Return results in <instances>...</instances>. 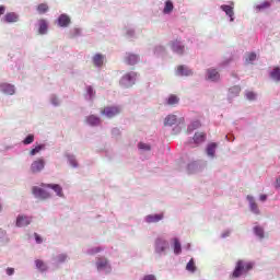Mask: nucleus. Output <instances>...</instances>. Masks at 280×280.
<instances>
[{"mask_svg": "<svg viewBox=\"0 0 280 280\" xmlns=\"http://www.w3.org/2000/svg\"><path fill=\"white\" fill-rule=\"evenodd\" d=\"M249 270H253V262H246L244 260H238L236 262L235 269L232 273L234 279L242 277V275H246Z\"/></svg>", "mask_w": 280, "mask_h": 280, "instance_id": "nucleus-1", "label": "nucleus"}, {"mask_svg": "<svg viewBox=\"0 0 280 280\" xmlns=\"http://www.w3.org/2000/svg\"><path fill=\"white\" fill-rule=\"evenodd\" d=\"M136 80L137 74L135 72H129L120 79L119 84L122 89H130V86H133Z\"/></svg>", "mask_w": 280, "mask_h": 280, "instance_id": "nucleus-2", "label": "nucleus"}, {"mask_svg": "<svg viewBox=\"0 0 280 280\" xmlns=\"http://www.w3.org/2000/svg\"><path fill=\"white\" fill-rule=\"evenodd\" d=\"M121 113V107L119 106H107L101 110V115H105L108 119H113V117H117Z\"/></svg>", "mask_w": 280, "mask_h": 280, "instance_id": "nucleus-3", "label": "nucleus"}, {"mask_svg": "<svg viewBox=\"0 0 280 280\" xmlns=\"http://www.w3.org/2000/svg\"><path fill=\"white\" fill-rule=\"evenodd\" d=\"M32 194L35 196V198H39L40 200H47V198H51V195L38 186H34L32 188Z\"/></svg>", "mask_w": 280, "mask_h": 280, "instance_id": "nucleus-4", "label": "nucleus"}, {"mask_svg": "<svg viewBox=\"0 0 280 280\" xmlns=\"http://www.w3.org/2000/svg\"><path fill=\"white\" fill-rule=\"evenodd\" d=\"M170 248V243L165 238H156L155 241V253H165Z\"/></svg>", "mask_w": 280, "mask_h": 280, "instance_id": "nucleus-5", "label": "nucleus"}, {"mask_svg": "<svg viewBox=\"0 0 280 280\" xmlns=\"http://www.w3.org/2000/svg\"><path fill=\"white\" fill-rule=\"evenodd\" d=\"M43 170H45V160L43 159L34 161L31 165V172H33V174H37V172H43Z\"/></svg>", "mask_w": 280, "mask_h": 280, "instance_id": "nucleus-6", "label": "nucleus"}, {"mask_svg": "<svg viewBox=\"0 0 280 280\" xmlns=\"http://www.w3.org/2000/svg\"><path fill=\"white\" fill-rule=\"evenodd\" d=\"M171 47L175 54L183 56L185 54V45L180 43V40L176 39L171 43Z\"/></svg>", "mask_w": 280, "mask_h": 280, "instance_id": "nucleus-7", "label": "nucleus"}, {"mask_svg": "<svg viewBox=\"0 0 280 280\" xmlns=\"http://www.w3.org/2000/svg\"><path fill=\"white\" fill-rule=\"evenodd\" d=\"M40 187H48V189H52L59 198L65 196V194H62V187L58 184H40Z\"/></svg>", "mask_w": 280, "mask_h": 280, "instance_id": "nucleus-8", "label": "nucleus"}, {"mask_svg": "<svg viewBox=\"0 0 280 280\" xmlns=\"http://www.w3.org/2000/svg\"><path fill=\"white\" fill-rule=\"evenodd\" d=\"M32 224V218L27 215H19L16 218V226L23 228V226H30Z\"/></svg>", "mask_w": 280, "mask_h": 280, "instance_id": "nucleus-9", "label": "nucleus"}, {"mask_svg": "<svg viewBox=\"0 0 280 280\" xmlns=\"http://www.w3.org/2000/svg\"><path fill=\"white\" fill-rule=\"evenodd\" d=\"M58 25L59 27H69V25H71V18L67 14H61L58 18Z\"/></svg>", "mask_w": 280, "mask_h": 280, "instance_id": "nucleus-10", "label": "nucleus"}, {"mask_svg": "<svg viewBox=\"0 0 280 280\" xmlns=\"http://www.w3.org/2000/svg\"><path fill=\"white\" fill-rule=\"evenodd\" d=\"M85 124H88V126H100L102 119L95 115H90L85 118Z\"/></svg>", "mask_w": 280, "mask_h": 280, "instance_id": "nucleus-11", "label": "nucleus"}, {"mask_svg": "<svg viewBox=\"0 0 280 280\" xmlns=\"http://www.w3.org/2000/svg\"><path fill=\"white\" fill-rule=\"evenodd\" d=\"M4 23H19V14L9 12L3 18Z\"/></svg>", "mask_w": 280, "mask_h": 280, "instance_id": "nucleus-12", "label": "nucleus"}, {"mask_svg": "<svg viewBox=\"0 0 280 280\" xmlns=\"http://www.w3.org/2000/svg\"><path fill=\"white\" fill-rule=\"evenodd\" d=\"M0 91L5 93V95H14V85L2 83L0 84Z\"/></svg>", "mask_w": 280, "mask_h": 280, "instance_id": "nucleus-13", "label": "nucleus"}, {"mask_svg": "<svg viewBox=\"0 0 280 280\" xmlns=\"http://www.w3.org/2000/svg\"><path fill=\"white\" fill-rule=\"evenodd\" d=\"M192 139L197 145H200V143H205V141H207V133L196 132Z\"/></svg>", "mask_w": 280, "mask_h": 280, "instance_id": "nucleus-14", "label": "nucleus"}, {"mask_svg": "<svg viewBox=\"0 0 280 280\" xmlns=\"http://www.w3.org/2000/svg\"><path fill=\"white\" fill-rule=\"evenodd\" d=\"M162 219H163V213H161V214H149L145 218V222H148V224H152V223L161 222Z\"/></svg>", "mask_w": 280, "mask_h": 280, "instance_id": "nucleus-15", "label": "nucleus"}, {"mask_svg": "<svg viewBox=\"0 0 280 280\" xmlns=\"http://www.w3.org/2000/svg\"><path fill=\"white\" fill-rule=\"evenodd\" d=\"M208 80H211V82H218L220 80V73L215 69H208Z\"/></svg>", "mask_w": 280, "mask_h": 280, "instance_id": "nucleus-16", "label": "nucleus"}, {"mask_svg": "<svg viewBox=\"0 0 280 280\" xmlns=\"http://www.w3.org/2000/svg\"><path fill=\"white\" fill-rule=\"evenodd\" d=\"M96 268L97 270H106V268H110V266L108 265V259L98 258L96 261Z\"/></svg>", "mask_w": 280, "mask_h": 280, "instance_id": "nucleus-17", "label": "nucleus"}, {"mask_svg": "<svg viewBox=\"0 0 280 280\" xmlns=\"http://www.w3.org/2000/svg\"><path fill=\"white\" fill-rule=\"evenodd\" d=\"M125 62L130 66L137 65V62H139V57L135 54H128L125 58Z\"/></svg>", "mask_w": 280, "mask_h": 280, "instance_id": "nucleus-18", "label": "nucleus"}, {"mask_svg": "<svg viewBox=\"0 0 280 280\" xmlns=\"http://www.w3.org/2000/svg\"><path fill=\"white\" fill-rule=\"evenodd\" d=\"M194 72L186 66L177 67V75H191Z\"/></svg>", "mask_w": 280, "mask_h": 280, "instance_id": "nucleus-19", "label": "nucleus"}, {"mask_svg": "<svg viewBox=\"0 0 280 280\" xmlns=\"http://www.w3.org/2000/svg\"><path fill=\"white\" fill-rule=\"evenodd\" d=\"M270 78L273 80V82H280V68L276 67L273 70L270 72Z\"/></svg>", "mask_w": 280, "mask_h": 280, "instance_id": "nucleus-20", "label": "nucleus"}, {"mask_svg": "<svg viewBox=\"0 0 280 280\" xmlns=\"http://www.w3.org/2000/svg\"><path fill=\"white\" fill-rule=\"evenodd\" d=\"M180 102V98L176 96V94H171L166 101L168 106H176Z\"/></svg>", "mask_w": 280, "mask_h": 280, "instance_id": "nucleus-21", "label": "nucleus"}, {"mask_svg": "<svg viewBox=\"0 0 280 280\" xmlns=\"http://www.w3.org/2000/svg\"><path fill=\"white\" fill-rule=\"evenodd\" d=\"M93 63L95 65V67H102V65H104V56L96 54L93 57Z\"/></svg>", "mask_w": 280, "mask_h": 280, "instance_id": "nucleus-22", "label": "nucleus"}, {"mask_svg": "<svg viewBox=\"0 0 280 280\" xmlns=\"http://www.w3.org/2000/svg\"><path fill=\"white\" fill-rule=\"evenodd\" d=\"M215 148H218V144L215 142L208 144L207 147L208 156H215Z\"/></svg>", "mask_w": 280, "mask_h": 280, "instance_id": "nucleus-23", "label": "nucleus"}, {"mask_svg": "<svg viewBox=\"0 0 280 280\" xmlns=\"http://www.w3.org/2000/svg\"><path fill=\"white\" fill-rule=\"evenodd\" d=\"M173 10H174V3L172 2V0H167L165 2V7L163 9V13L164 14H170V13H172Z\"/></svg>", "mask_w": 280, "mask_h": 280, "instance_id": "nucleus-24", "label": "nucleus"}, {"mask_svg": "<svg viewBox=\"0 0 280 280\" xmlns=\"http://www.w3.org/2000/svg\"><path fill=\"white\" fill-rule=\"evenodd\" d=\"M48 25L46 20H39V28L38 33L39 34H47Z\"/></svg>", "mask_w": 280, "mask_h": 280, "instance_id": "nucleus-25", "label": "nucleus"}, {"mask_svg": "<svg viewBox=\"0 0 280 280\" xmlns=\"http://www.w3.org/2000/svg\"><path fill=\"white\" fill-rule=\"evenodd\" d=\"M35 266L37 270H40V272H45V270H47V264L40 259L35 260Z\"/></svg>", "mask_w": 280, "mask_h": 280, "instance_id": "nucleus-26", "label": "nucleus"}, {"mask_svg": "<svg viewBox=\"0 0 280 280\" xmlns=\"http://www.w3.org/2000/svg\"><path fill=\"white\" fill-rule=\"evenodd\" d=\"M176 124V115H168L164 120V126H174Z\"/></svg>", "mask_w": 280, "mask_h": 280, "instance_id": "nucleus-27", "label": "nucleus"}, {"mask_svg": "<svg viewBox=\"0 0 280 280\" xmlns=\"http://www.w3.org/2000/svg\"><path fill=\"white\" fill-rule=\"evenodd\" d=\"M174 253L175 255H180L183 253V247L178 238H174Z\"/></svg>", "mask_w": 280, "mask_h": 280, "instance_id": "nucleus-28", "label": "nucleus"}, {"mask_svg": "<svg viewBox=\"0 0 280 280\" xmlns=\"http://www.w3.org/2000/svg\"><path fill=\"white\" fill-rule=\"evenodd\" d=\"M37 12H38V14H45L46 12H49V5L47 3L38 4Z\"/></svg>", "mask_w": 280, "mask_h": 280, "instance_id": "nucleus-29", "label": "nucleus"}, {"mask_svg": "<svg viewBox=\"0 0 280 280\" xmlns=\"http://www.w3.org/2000/svg\"><path fill=\"white\" fill-rule=\"evenodd\" d=\"M221 10H223V12H225V14L230 18H233V8L231 5H226V4H223L221 5Z\"/></svg>", "mask_w": 280, "mask_h": 280, "instance_id": "nucleus-30", "label": "nucleus"}, {"mask_svg": "<svg viewBox=\"0 0 280 280\" xmlns=\"http://www.w3.org/2000/svg\"><path fill=\"white\" fill-rule=\"evenodd\" d=\"M186 270H188V272H196V262L194 261V258L186 265Z\"/></svg>", "mask_w": 280, "mask_h": 280, "instance_id": "nucleus-31", "label": "nucleus"}, {"mask_svg": "<svg viewBox=\"0 0 280 280\" xmlns=\"http://www.w3.org/2000/svg\"><path fill=\"white\" fill-rule=\"evenodd\" d=\"M268 8H270V2H268V1H265V2L256 5L257 12H261V10H268Z\"/></svg>", "mask_w": 280, "mask_h": 280, "instance_id": "nucleus-32", "label": "nucleus"}, {"mask_svg": "<svg viewBox=\"0 0 280 280\" xmlns=\"http://www.w3.org/2000/svg\"><path fill=\"white\" fill-rule=\"evenodd\" d=\"M229 91L231 95H240V93H242V88L240 85H234Z\"/></svg>", "mask_w": 280, "mask_h": 280, "instance_id": "nucleus-33", "label": "nucleus"}, {"mask_svg": "<svg viewBox=\"0 0 280 280\" xmlns=\"http://www.w3.org/2000/svg\"><path fill=\"white\" fill-rule=\"evenodd\" d=\"M254 232H255V235H257V237H260V240H264V228L255 226Z\"/></svg>", "mask_w": 280, "mask_h": 280, "instance_id": "nucleus-34", "label": "nucleus"}, {"mask_svg": "<svg viewBox=\"0 0 280 280\" xmlns=\"http://www.w3.org/2000/svg\"><path fill=\"white\" fill-rule=\"evenodd\" d=\"M43 148H45V145H43V144L36 145L34 149L31 150V152H30L31 156H36V154H38V152H40V150H43Z\"/></svg>", "mask_w": 280, "mask_h": 280, "instance_id": "nucleus-35", "label": "nucleus"}, {"mask_svg": "<svg viewBox=\"0 0 280 280\" xmlns=\"http://www.w3.org/2000/svg\"><path fill=\"white\" fill-rule=\"evenodd\" d=\"M255 60H257V54L255 52L247 54L246 62H255Z\"/></svg>", "mask_w": 280, "mask_h": 280, "instance_id": "nucleus-36", "label": "nucleus"}, {"mask_svg": "<svg viewBox=\"0 0 280 280\" xmlns=\"http://www.w3.org/2000/svg\"><path fill=\"white\" fill-rule=\"evenodd\" d=\"M24 145H30L34 143V135H28L24 140H23Z\"/></svg>", "mask_w": 280, "mask_h": 280, "instance_id": "nucleus-37", "label": "nucleus"}, {"mask_svg": "<svg viewBox=\"0 0 280 280\" xmlns=\"http://www.w3.org/2000/svg\"><path fill=\"white\" fill-rule=\"evenodd\" d=\"M250 205V211H253V213H256V215H259V207L257 206V203L254 201Z\"/></svg>", "mask_w": 280, "mask_h": 280, "instance_id": "nucleus-38", "label": "nucleus"}, {"mask_svg": "<svg viewBox=\"0 0 280 280\" xmlns=\"http://www.w3.org/2000/svg\"><path fill=\"white\" fill-rule=\"evenodd\" d=\"M245 95H246L247 100H249V102H253L257 97V94H255V92H250V91L246 92Z\"/></svg>", "mask_w": 280, "mask_h": 280, "instance_id": "nucleus-39", "label": "nucleus"}, {"mask_svg": "<svg viewBox=\"0 0 280 280\" xmlns=\"http://www.w3.org/2000/svg\"><path fill=\"white\" fill-rule=\"evenodd\" d=\"M200 126H202L200 120H196L189 126V130H197V128H200Z\"/></svg>", "mask_w": 280, "mask_h": 280, "instance_id": "nucleus-40", "label": "nucleus"}, {"mask_svg": "<svg viewBox=\"0 0 280 280\" xmlns=\"http://www.w3.org/2000/svg\"><path fill=\"white\" fill-rule=\"evenodd\" d=\"M86 93L88 95H90V100H93V97H95V91L93 90V86H88Z\"/></svg>", "mask_w": 280, "mask_h": 280, "instance_id": "nucleus-41", "label": "nucleus"}, {"mask_svg": "<svg viewBox=\"0 0 280 280\" xmlns=\"http://www.w3.org/2000/svg\"><path fill=\"white\" fill-rule=\"evenodd\" d=\"M57 261H58V264H65V261H67V255L66 254H60L57 257Z\"/></svg>", "mask_w": 280, "mask_h": 280, "instance_id": "nucleus-42", "label": "nucleus"}, {"mask_svg": "<svg viewBox=\"0 0 280 280\" xmlns=\"http://www.w3.org/2000/svg\"><path fill=\"white\" fill-rule=\"evenodd\" d=\"M138 148H139L140 150H147V151H150V150H151L150 144H145V143H143V142H140V143L138 144Z\"/></svg>", "mask_w": 280, "mask_h": 280, "instance_id": "nucleus-43", "label": "nucleus"}, {"mask_svg": "<svg viewBox=\"0 0 280 280\" xmlns=\"http://www.w3.org/2000/svg\"><path fill=\"white\" fill-rule=\"evenodd\" d=\"M34 237H35V242L37 244H43V237H40V235H38V233H35Z\"/></svg>", "mask_w": 280, "mask_h": 280, "instance_id": "nucleus-44", "label": "nucleus"}, {"mask_svg": "<svg viewBox=\"0 0 280 280\" xmlns=\"http://www.w3.org/2000/svg\"><path fill=\"white\" fill-rule=\"evenodd\" d=\"M142 280H156V276H154V275H147V276L143 277Z\"/></svg>", "mask_w": 280, "mask_h": 280, "instance_id": "nucleus-45", "label": "nucleus"}, {"mask_svg": "<svg viewBox=\"0 0 280 280\" xmlns=\"http://www.w3.org/2000/svg\"><path fill=\"white\" fill-rule=\"evenodd\" d=\"M7 275L9 276V277H12V275H14V268H7Z\"/></svg>", "mask_w": 280, "mask_h": 280, "instance_id": "nucleus-46", "label": "nucleus"}, {"mask_svg": "<svg viewBox=\"0 0 280 280\" xmlns=\"http://www.w3.org/2000/svg\"><path fill=\"white\" fill-rule=\"evenodd\" d=\"M5 14V7L0 5V16H3Z\"/></svg>", "mask_w": 280, "mask_h": 280, "instance_id": "nucleus-47", "label": "nucleus"}, {"mask_svg": "<svg viewBox=\"0 0 280 280\" xmlns=\"http://www.w3.org/2000/svg\"><path fill=\"white\" fill-rule=\"evenodd\" d=\"M247 200H248L249 205L255 202V198H253V196H250V195L247 196Z\"/></svg>", "mask_w": 280, "mask_h": 280, "instance_id": "nucleus-48", "label": "nucleus"}, {"mask_svg": "<svg viewBox=\"0 0 280 280\" xmlns=\"http://www.w3.org/2000/svg\"><path fill=\"white\" fill-rule=\"evenodd\" d=\"M267 198H268V196H266V195H260V200H261V202H266Z\"/></svg>", "mask_w": 280, "mask_h": 280, "instance_id": "nucleus-49", "label": "nucleus"}, {"mask_svg": "<svg viewBox=\"0 0 280 280\" xmlns=\"http://www.w3.org/2000/svg\"><path fill=\"white\" fill-rule=\"evenodd\" d=\"M280 187V176L276 179V188Z\"/></svg>", "mask_w": 280, "mask_h": 280, "instance_id": "nucleus-50", "label": "nucleus"}, {"mask_svg": "<svg viewBox=\"0 0 280 280\" xmlns=\"http://www.w3.org/2000/svg\"><path fill=\"white\" fill-rule=\"evenodd\" d=\"M71 163L73 167H78V162H75V160H71Z\"/></svg>", "mask_w": 280, "mask_h": 280, "instance_id": "nucleus-51", "label": "nucleus"}, {"mask_svg": "<svg viewBox=\"0 0 280 280\" xmlns=\"http://www.w3.org/2000/svg\"><path fill=\"white\" fill-rule=\"evenodd\" d=\"M52 104H54L55 106H58V101H57V100H52Z\"/></svg>", "mask_w": 280, "mask_h": 280, "instance_id": "nucleus-52", "label": "nucleus"}, {"mask_svg": "<svg viewBox=\"0 0 280 280\" xmlns=\"http://www.w3.org/2000/svg\"><path fill=\"white\" fill-rule=\"evenodd\" d=\"M0 235H5V231L0 229Z\"/></svg>", "mask_w": 280, "mask_h": 280, "instance_id": "nucleus-53", "label": "nucleus"}, {"mask_svg": "<svg viewBox=\"0 0 280 280\" xmlns=\"http://www.w3.org/2000/svg\"><path fill=\"white\" fill-rule=\"evenodd\" d=\"M100 248H96L95 250L92 252V255L95 254V253H100Z\"/></svg>", "mask_w": 280, "mask_h": 280, "instance_id": "nucleus-54", "label": "nucleus"}, {"mask_svg": "<svg viewBox=\"0 0 280 280\" xmlns=\"http://www.w3.org/2000/svg\"><path fill=\"white\" fill-rule=\"evenodd\" d=\"M156 49H160V50H162V51H163V49H164V48H163V47H158Z\"/></svg>", "mask_w": 280, "mask_h": 280, "instance_id": "nucleus-55", "label": "nucleus"}, {"mask_svg": "<svg viewBox=\"0 0 280 280\" xmlns=\"http://www.w3.org/2000/svg\"><path fill=\"white\" fill-rule=\"evenodd\" d=\"M0 211H1V205H0Z\"/></svg>", "mask_w": 280, "mask_h": 280, "instance_id": "nucleus-56", "label": "nucleus"}]
</instances>
